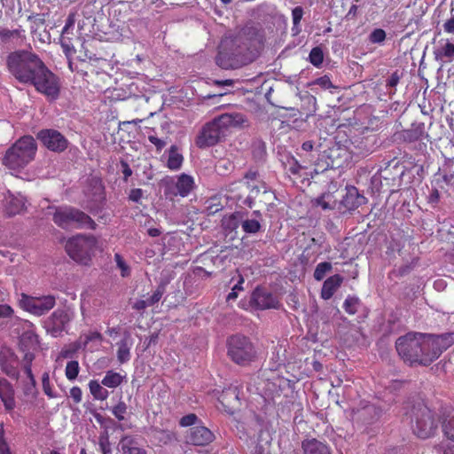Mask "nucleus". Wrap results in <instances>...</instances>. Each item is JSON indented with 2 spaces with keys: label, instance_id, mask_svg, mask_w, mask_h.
Listing matches in <instances>:
<instances>
[{
  "label": "nucleus",
  "instance_id": "nucleus-50",
  "mask_svg": "<svg viewBox=\"0 0 454 454\" xmlns=\"http://www.w3.org/2000/svg\"><path fill=\"white\" fill-rule=\"evenodd\" d=\"M414 266H415V262H411L403 264L397 269H394L390 274L394 277L401 278L405 275H408L414 269Z\"/></svg>",
  "mask_w": 454,
  "mask_h": 454
},
{
  "label": "nucleus",
  "instance_id": "nucleus-15",
  "mask_svg": "<svg viewBox=\"0 0 454 454\" xmlns=\"http://www.w3.org/2000/svg\"><path fill=\"white\" fill-rule=\"evenodd\" d=\"M186 442L195 446H207L215 440L213 432L202 423L191 427L185 435Z\"/></svg>",
  "mask_w": 454,
  "mask_h": 454
},
{
  "label": "nucleus",
  "instance_id": "nucleus-20",
  "mask_svg": "<svg viewBox=\"0 0 454 454\" xmlns=\"http://www.w3.org/2000/svg\"><path fill=\"white\" fill-rule=\"evenodd\" d=\"M119 448L121 454H147L138 439L132 435L122 436L119 442Z\"/></svg>",
  "mask_w": 454,
  "mask_h": 454
},
{
  "label": "nucleus",
  "instance_id": "nucleus-10",
  "mask_svg": "<svg viewBox=\"0 0 454 454\" xmlns=\"http://www.w3.org/2000/svg\"><path fill=\"white\" fill-rule=\"evenodd\" d=\"M241 188H247L249 192L247 199L252 200L259 197L260 195H266L268 199L273 197L276 199L275 193L269 190L266 184L259 179V174L256 170L250 169L245 176L243 180L234 182L229 185L227 192H233Z\"/></svg>",
  "mask_w": 454,
  "mask_h": 454
},
{
  "label": "nucleus",
  "instance_id": "nucleus-7",
  "mask_svg": "<svg viewBox=\"0 0 454 454\" xmlns=\"http://www.w3.org/2000/svg\"><path fill=\"white\" fill-rule=\"evenodd\" d=\"M227 356L239 365H247L257 357V350L249 337L236 333L226 340Z\"/></svg>",
  "mask_w": 454,
  "mask_h": 454
},
{
  "label": "nucleus",
  "instance_id": "nucleus-40",
  "mask_svg": "<svg viewBox=\"0 0 454 454\" xmlns=\"http://www.w3.org/2000/svg\"><path fill=\"white\" fill-rule=\"evenodd\" d=\"M332 263L328 262H323L317 265L315 271H314V278L316 280H322L326 273L330 272L332 270Z\"/></svg>",
  "mask_w": 454,
  "mask_h": 454
},
{
  "label": "nucleus",
  "instance_id": "nucleus-55",
  "mask_svg": "<svg viewBox=\"0 0 454 454\" xmlns=\"http://www.w3.org/2000/svg\"><path fill=\"white\" fill-rule=\"evenodd\" d=\"M42 385H43V390L44 394L50 397L54 398L56 397V395L53 393L51 385H50V375L49 372H44L42 376Z\"/></svg>",
  "mask_w": 454,
  "mask_h": 454
},
{
  "label": "nucleus",
  "instance_id": "nucleus-18",
  "mask_svg": "<svg viewBox=\"0 0 454 454\" xmlns=\"http://www.w3.org/2000/svg\"><path fill=\"white\" fill-rule=\"evenodd\" d=\"M401 138L404 142L408 143L420 141L424 138H427V140L432 139V137H430V136L425 131L424 122H413L409 129H403L401 132Z\"/></svg>",
  "mask_w": 454,
  "mask_h": 454
},
{
  "label": "nucleus",
  "instance_id": "nucleus-46",
  "mask_svg": "<svg viewBox=\"0 0 454 454\" xmlns=\"http://www.w3.org/2000/svg\"><path fill=\"white\" fill-rule=\"evenodd\" d=\"M242 228L246 233L254 234L260 231L261 224L255 219H247L242 223Z\"/></svg>",
  "mask_w": 454,
  "mask_h": 454
},
{
  "label": "nucleus",
  "instance_id": "nucleus-54",
  "mask_svg": "<svg viewBox=\"0 0 454 454\" xmlns=\"http://www.w3.org/2000/svg\"><path fill=\"white\" fill-rule=\"evenodd\" d=\"M127 404L124 402L120 401L114 407H113L112 412L118 420H123L124 414L127 412Z\"/></svg>",
  "mask_w": 454,
  "mask_h": 454
},
{
  "label": "nucleus",
  "instance_id": "nucleus-5",
  "mask_svg": "<svg viewBox=\"0 0 454 454\" xmlns=\"http://www.w3.org/2000/svg\"><path fill=\"white\" fill-rule=\"evenodd\" d=\"M403 173V166L397 163L394 166L388 164L380 171L379 176L372 178V196L376 199H389L394 193L398 192Z\"/></svg>",
  "mask_w": 454,
  "mask_h": 454
},
{
  "label": "nucleus",
  "instance_id": "nucleus-1",
  "mask_svg": "<svg viewBox=\"0 0 454 454\" xmlns=\"http://www.w3.org/2000/svg\"><path fill=\"white\" fill-rule=\"evenodd\" d=\"M9 73L20 83L34 87L48 101H55L60 95L59 77L54 74L35 52L20 50L6 58Z\"/></svg>",
  "mask_w": 454,
  "mask_h": 454
},
{
  "label": "nucleus",
  "instance_id": "nucleus-17",
  "mask_svg": "<svg viewBox=\"0 0 454 454\" xmlns=\"http://www.w3.org/2000/svg\"><path fill=\"white\" fill-rule=\"evenodd\" d=\"M452 177L447 176H435L431 182V194L429 199H446L452 196L454 187Z\"/></svg>",
  "mask_w": 454,
  "mask_h": 454
},
{
  "label": "nucleus",
  "instance_id": "nucleus-16",
  "mask_svg": "<svg viewBox=\"0 0 454 454\" xmlns=\"http://www.w3.org/2000/svg\"><path fill=\"white\" fill-rule=\"evenodd\" d=\"M427 336L434 361H435L444 350L454 344V332L439 335L427 334Z\"/></svg>",
  "mask_w": 454,
  "mask_h": 454
},
{
  "label": "nucleus",
  "instance_id": "nucleus-30",
  "mask_svg": "<svg viewBox=\"0 0 454 454\" xmlns=\"http://www.w3.org/2000/svg\"><path fill=\"white\" fill-rule=\"evenodd\" d=\"M38 336L32 331H27L22 333L20 339V347L22 351L35 350L38 348Z\"/></svg>",
  "mask_w": 454,
  "mask_h": 454
},
{
  "label": "nucleus",
  "instance_id": "nucleus-64",
  "mask_svg": "<svg viewBox=\"0 0 454 454\" xmlns=\"http://www.w3.org/2000/svg\"><path fill=\"white\" fill-rule=\"evenodd\" d=\"M443 28L446 33L454 34V16L444 22Z\"/></svg>",
  "mask_w": 454,
  "mask_h": 454
},
{
  "label": "nucleus",
  "instance_id": "nucleus-37",
  "mask_svg": "<svg viewBox=\"0 0 454 454\" xmlns=\"http://www.w3.org/2000/svg\"><path fill=\"white\" fill-rule=\"evenodd\" d=\"M89 387L91 395L95 399L106 400L108 396V391L105 389L97 380H90Z\"/></svg>",
  "mask_w": 454,
  "mask_h": 454
},
{
  "label": "nucleus",
  "instance_id": "nucleus-12",
  "mask_svg": "<svg viewBox=\"0 0 454 454\" xmlns=\"http://www.w3.org/2000/svg\"><path fill=\"white\" fill-rule=\"evenodd\" d=\"M36 138L44 147L53 153H63L69 145L67 138L61 132L54 129H41L36 134Z\"/></svg>",
  "mask_w": 454,
  "mask_h": 454
},
{
  "label": "nucleus",
  "instance_id": "nucleus-42",
  "mask_svg": "<svg viewBox=\"0 0 454 454\" xmlns=\"http://www.w3.org/2000/svg\"><path fill=\"white\" fill-rule=\"evenodd\" d=\"M98 446L101 454H113L109 435L107 431L102 433L98 437Z\"/></svg>",
  "mask_w": 454,
  "mask_h": 454
},
{
  "label": "nucleus",
  "instance_id": "nucleus-6",
  "mask_svg": "<svg viewBox=\"0 0 454 454\" xmlns=\"http://www.w3.org/2000/svg\"><path fill=\"white\" fill-rule=\"evenodd\" d=\"M411 430L420 439L434 436L438 430L439 413L430 410L422 402L414 403L410 410Z\"/></svg>",
  "mask_w": 454,
  "mask_h": 454
},
{
  "label": "nucleus",
  "instance_id": "nucleus-29",
  "mask_svg": "<svg viewBox=\"0 0 454 454\" xmlns=\"http://www.w3.org/2000/svg\"><path fill=\"white\" fill-rule=\"evenodd\" d=\"M194 187V180L193 178L186 174H182L176 183V188L177 190V194H179L181 197H186L189 195L190 192Z\"/></svg>",
  "mask_w": 454,
  "mask_h": 454
},
{
  "label": "nucleus",
  "instance_id": "nucleus-44",
  "mask_svg": "<svg viewBox=\"0 0 454 454\" xmlns=\"http://www.w3.org/2000/svg\"><path fill=\"white\" fill-rule=\"evenodd\" d=\"M79 370H80V368H79V364L77 361H75V360L69 361L67 364L66 370H65L66 377L69 380H75L78 376Z\"/></svg>",
  "mask_w": 454,
  "mask_h": 454
},
{
  "label": "nucleus",
  "instance_id": "nucleus-31",
  "mask_svg": "<svg viewBox=\"0 0 454 454\" xmlns=\"http://www.w3.org/2000/svg\"><path fill=\"white\" fill-rule=\"evenodd\" d=\"M184 157L178 152L176 145H171L168 150L167 167L171 170H178L183 164Z\"/></svg>",
  "mask_w": 454,
  "mask_h": 454
},
{
  "label": "nucleus",
  "instance_id": "nucleus-63",
  "mask_svg": "<svg viewBox=\"0 0 454 454\" xmlns=\"http://www.w3.org/2000/svg\"><path fill=\"white\" fill-rule=\"evenodd\" d=\"M70 396L73 398L75 403H79L82 401V390L79 387H73L70 389Z\"/></svg>",
  "mask_w": 454,
  "mask_h": 454
},
{
  "label": "nucleus",
  "instance_id": "nucleus-47",
  "mask_svg": "<svg viewBox=\"0 0 454 454\" xmlns=\"http://www.w3.org/2000/svg\"><path fill=\"white\" fill-rule=\"evenodd\" d=\"M21 29H8L6 27H0V39L2 42H8L12 38L21 37Z\"/></svg>",
  "mask_w": 454,
  "mask_h": 454
},
{
  "label": "nucleus",
  "instance_id": "nucleus-39",
  "mask_svg": "<svg viewBox=\"0 0 454 454\" xmlns=\"http://www.w3.org/2000/svg\"><path fill=\"white\" fill-rule=\"evenodd\" d=\"M360 306L361 301L356 296H348L343 304L345 311L350 315L356 314Z\"/></svg>",
  "mask_w": 454,
  "mask_h": 454
},
{
  "label": "nucleus",
  "instance_id": "nucleus-33",
  "mask_svg": "<svg viewBox=\"0 0 454 454\" xmlns=\"http://www.w3.org/2000/svg\"><path fill=\"white\" fill-rule=\"evenodd\" d=\"M434 54L437 60H442L443 59H447L449 61L452 60L454 58V43L446 40L444 45L437 48Z\"/></svg>",
  "mask_w": 454,
  "mask_h": 454
},
{
  "label": "nucleus",
  "instance_id": "nucleus-45",
  "mask_svg": "<svg viewBox=\"0 0 454 454\" xmlns=\"http://www.w3.org/2000/svg\"><path fill=\"white\" fill-rule=\"evenodd\" d=\"M0 398L2 399L4 408L7 411H12L16 406V402L14 399L13 391L11 390L9 392H0Z\"/></svg>",
  "mask_w": 454,
  "mask_h": 454
},
{
  "label": "nucleus",
  "instance_id": "nucleus-14",
  "mask_svg": "<svg viewBox=\"0 0 454 454\" xmlns=\"http://www.w3.org/2000/svg\"><path fill=\"white\" fill-rule=\"evenodd\" d=\"M250 303L258 309H278L281 307L279 299L265 287H256L251 295Z\"/></svg>",
  "mask_w": 454,
  "mask_h": 454
},
{
  "label": "nucleus",
  "instance_id": "nucleus-32",
  "mask_svg": "<svg viewBox=\"0 0 454 454\" xmlns=\"http://www.w3.org/2000/svg\"><path fill=\"white\" fill-rule=\"evenodd\" d=\"M381 412L382 411L380 408L373 404H369L359 411V416L364 422L369 424L373 422V420L378 419L381 416Z\"/></svg>",
  "mask_w": 454,
  "mask_h": 454
},
{
  "label": "nucleus",
  "instance_id": "nucleus-60",
  "mask_svg": "<svg viewBox=\"0 0 454 454\" xmlns=\"http://www.w3.org/2000/svg\"><path fill=\"white\" fill-rule=\"evenodd\" d=\"M14 310L7 304H0V318H10L12 317Z\"/></svg>",
  "mask_w": 454,
  "mask_h": 454
},
{
  "label": "nucleus",
  "instance_id": "nucleus-62",
  "mask_svg": "<svg viewBox=\"0 0 454 454\" xmlns=\"http://www.w3.org/2000/svg\"><path fill=\"white\" fill-rule=\"evenodd\" d=\"M148 140H149L153 145H155V147H156L157 151H159V152H160V151H161V150L165 147V145H166V143H165L163 140H161V139H160V138H158L157 137L153 136V135H150V136L148 137Z\"/></svg>",
  "mask_w": 454,
  "mask_h": 454
},
{
  "label": "nucleus",
  "instance_id": "nucleus-59",
  "mask_svg": "<svg viewBox=\"0 0 454 454\" xmlns=\"http://www.w3.org/2000/svg\"><path fill=\"white\" fill-rule=\"evenodd\" d=\"M314 83L320 86L323 89H331L333 87L330 78L327 75H324L317 78Z\"/></svg>",
  "mask_w": 454,
  "mask_h": 454
},
{
  "label": "nucleus",
  "instance_id": "nucleus-24",
  "mask_svg": "<svg viewBox=\"0 0 454 454\" xmlns=\"http://www.w3.org/2000/svg\"><path fill=\"white\" fill-rule=\"evenodd\" d=\"M216 119L223 129L232 127H240L247 122V118L240 113L223 114Z\"/></svg>",
  "mask_w": 454,
  "mask_h": 454
},
{
  "label": "nucleus",
  "instance_id": "nucleus-49",
  "mask_svg": "<svg viewBox=\"0 0 454 454\" xmlns=\"http://www.w3.org/2000/svg\"><path fill=\"white\" fill-rule=\"evenodd\" d=\"M165 290H166V283H160L158 286L155 292L146 300L149 307L154 305L160 300L163 294L165 293Z\"/></svg>",
  "mask_w": 454,
  "mask_h": 454
},
{
  "label": "nucleus",
  "instance_id": "nucleus-61",
  "mask_svg": "<svg viewBox=\"0 0 454 454\" xmlns=\"http://www.w3.org/2000/svg\"><path fill=\"white\" fill-rule=\"evenodd\" d=\"M303 15V10L301 6H297L292 11L293 23L294 26L300 24Z\"/></svg>",
  "mask_w": 454,
  "mask_h": 454
},
{
  "label": "nucleus",
  "instance_id": "nucleus-38",
  "mask_svg": "<svg viewBox=\"0 0 454 454\" xmlns=\"http://www.w3.org/2000/svg\"><path fill=\"white\" fill-rule=\"evenodd\" d=\"M153 438L158 441L160 444H168L174 440V434L168 430L154 429Z\"/></svg>",
  "mask_w": 454,
  "mask_h": 454
},
{
  "label": "nucleus",
  "instance_id": "nucleus-56",
  "mask_svg": "<svg viewBox=\"0 0 454 454\" xmlns=\"http://www.w3.org/2000/svg\"><path fill=\"white\" fill-rule=\"evenodd\" d=\"M244 283V278L242 276H239V279L237 284L231 289V292L226 297L227 301L235 300L238 297V292L243 290L242 284Z\"/></svg>",
  "mask_w": 454,
  "mask_h": 454
},
{
  "label": "nucleus",
  "instance_id": "nucleus-22",
  "mask_svg": "<svg viewBox=\"0 0 454 454\" xmlns=\"http://www.w3.org/2000/svg\"><path fill=\"white\" fill-rule=\"evenodd\" d=\"M239 389L238 386H230L222 391L219 396L221 403L228 408L234 409L240 404Z\"/></svg>",
  "mask_w": 454,
  "mask_h": 454
},
{
  "label": "nucleus",
  "instance_id": "nucleus-35",
  "mask_svg": "<svg viewBox=\"0 0 454 454\" xmlns=\"http://www.w3.org/2000/svg\"><path fill=\"white\" fill-rule=\"evenodd\" d=\"M359 206V200H333V207L339 214L350 212Z\"/></svg>",
  "mask_w": 454,
  "mask_h": 454
},
{
  "label": "nucleus",
  "instance_id": "nucleus-34",
  "mask_svg": "<svg viewBox=\"0 0 454 454\" xmlns=\"http://www.w3.org/2000/svg\"><path fill=\"white\" fill-rule=\"evenodd\" d=\"M25 210L26 207L22 200H5V204L4 205V214L9 217L21 214Z\"/></svg>",
  "mask_w": 454,
  "mask_h": 454
},
{
  "label": "nucleus",
  "instance_id": "nucleus-9",
  "mask_svg": "<svg viewBox=\"0 0 454 454\" xmlns=\"http://www.w3.org/2000/svg\"><path fill=\"white\" fill-rule=\"evenodd\" d=\"M53 222L60 228L70 229H95L96 223L84 212L74 207L57 208L53 215Z\"/></svg>",
  "mask_w": 454,
  "mask_h": 454
},
{
  "label": "nucleus",
  "instance_id": "nucleus-57",
  "mask_svg": "<svg viewBox=\"0 0 454 454\" xmlns=\"http://www.w3.org/2000/svg\"><path fill=\"white\" fill-rule=\"evenodd\" d=\"M303 170V168L296 161L293 160L289 163V167L286 169V172L294 177L301 176L300 172Z\"/></svg>",
  "mask_w": 454,
  "mask_h": 454
},
{
  "label": "nucleus",
  "instance_id": "nucleus-8",
  "mask_svg": "<svg viewBox=\"0 0 454 454\" xmlns=\"http://www.w3.org/2000/svg\"><path fill=\"white\" fill-rule=\"evenodd\" d=\"M96 246L97 239L94 236L78 234L67 241L65 249L74 261L82 265H89Z\"/></svg>",
  "mask_w": 454,
  "mask_h": 454
},
{
  "label": "nucleus",
  "instance_id": "nucleus-4",
  "mask_svg": "<svg viewBox=\"0 0 454 454\" xmlns=\"http://www.w3.org/2000/svg\"><path fill=\"white\" fill-rule=\"evenodd\" d=\"M37 152V144L32 136L20 137L5 152L2 164L10 170L20 171L31 163Z\"/></svg>",
  "mask_w": 454,
  "mask_h": 454
},
{
  "label": "nucleus",
  "instance_id": "nucleus-2",
  "mask_svg": "<svg viewBox=\"0 0 454 454\" xmlns=\"http://www.w3.org/2000/svg\"><path fill=\"white\" fill-rule=\"evenodd\" d=\"M256 57L254 41L247 36L238 35L221 42L215 62L223 69H237L252 63Z\"/></svg>",
  "mask_w": 454,
  "mask_h": 454
},
{
  "label": "nucleus",
  "instance_id": "nucleus-43",
  "mask_svg": "<svg viewBox=\"0 0 454 454\" xmlns=\"http://www.w3.org/2000/svg\"><path fill=\"white\" fill-rule=\"evenodd\" d=\"M239 222L237 215L232 214L222 220V226L224 230L232 231L239 227Z\"/></svg>",
  "mask_w": 454,
  "mask_h": 454
},
{
  "label": "nucleus",
  "instance_id": "nucleus-51",
  "mask_svg": "<svg viewBox=\"0 0 454 454\" xmlns=\"http://www.w3.org/2000/svg\"><path fill=\"white\" fill-rule=\"evenodd\" d=\"M387 34L382 28H375L369 35V41L372 43H381L386 40Z\"/></svg>",
  "mask_w": 454,
  "mask_h": 454
},
{
  "label": "nucleus",
  "instance_id": "nucleus-3",
  "mask_svg": "<svg viewBox=\"0 0 454 454\" xmlns=\"http://www.w3.org/2000/svg\"><path fill=\"white\" fill-rule=\"evenodd\" d=\"M395 348L400 357L411 366H428L433 362L427 334L410 333L399 337Z\"/></svg>",
  "mask_w": 454,
  "mask_h": 454
},
{
  "label": "nucleus",
  "instance_id": "nucleus-26",
  "mask_svg": "<svg viewBox=\"0 0 454 454\" xmlns=\"http://www.w3.org/2000/svg\"><path fill=\"white\" fill-rule=\"evenodd\" d=\"M18 359L12 354L0 357L1 370L12 379H18Z\"/></svg>",
  "mask_w": 454,
  "mask_h": 454
},
{
  "label": "nucleus",
  "instance_id": "nucleus-28",
  "mask_svg": "<svg viewBox=\"0 0 454 454\" xmlns=\"http://www.w3.org/2000/svg\"><path fill=\"white\" fill-rule=\"evenodd\" d=\"M117 359L121 364L127 363L130 359V348L132 346L131 336L129 333H124V337L117 342Z\"/></svg>",
  "mask_w": 454,
  "mask_h": 454
},
{
  "label": "nucleus",
  "instance_id": "nucleus-41",
  "mask_svg": "<svg viewBox=\"0 0 454 454\" xmlns=\"http://www.w3.org/2000/svg\"><path fill=\"white\" fill-rule=\"evenodd\" d=\"M309 62L316 67H319L324 61V53L320 47H314L309 55Z\"/></svg>",
  "mask_w": 454,
  "mask_h": 454
},
{
  "label": "nucleus",
  "instance_id": "nucleus-25",
  "mask_svg": "<svg viewBox=\"0 0 454 454\" xmlns=\"http://www.w3.org/2000/svg\"><path fill=\"white\" fill-rule=\"evenodd\" d=\"M301 448L304 454H332L326 444L315 438L304 440Z\"/></svg>",
  "mask_w": 454,
  "mask_h": 454
},
{
  "label": "nucleus",
  "instance_id": "nucleus-48",
  "mask_svg": "<svg viewBox=\"0 0 454 454\" xmlns=\"http://www.w3.org/2000/svg\"><path fill=\"white\" fill-rule=\"evenodd\" d=\"M201 420L195 413H190L183 416L179 420V425L183 427H195L200 423Z\"/></svg>",
  "mask_w": 454,
  "mask_h": 454
},
{
  "label": "nucleus",
  "instance_id": "nucleus-21",
  "mask_svg": "<svg viewBox=\"0 0 454 454\" xmlns=\"http://www.w3.org/2000/svg\"><path fill=\"white\" fill-rule=\"evenodd\" d=\"M68 321V314L63 309H57L47 319L48 331L54 333H60L65 329V325Z\"/></svg>",
  "mask_w": 454,
  "mask_h": 454
},
{
  "label": "nucleus",
  "instance_id": "nucleus-58",
  "mask_svg": "<svg viewBox=\"0 0 454 454\" xmlns=\"http://www.w3.org/2000/svg\"><path fill=\"white\" fill-rule=\"evenodd\" d=\"M4 431L3 424H0V454H11L9 446L4 437Z\"/></svg>",
  "mask_w": 454,
  "mask_h": 454
},
{
  "label": "nucleus",
  "instance_id": "nucleus-11",
  "mask_svg": "<svg viewBox=\"0 0 454 454\" xmlns=\"http://www.w3.org/2000/svg\"><path fill=\"white\" fill-rule=\"evenodd\" d=\"M55 303L56 298L53 295L34 297L22 294L20 300L21 308L35 316L46 314L55 306Z\"/></svg>",
  "mask_w": 454,
  "mask_h": 454
},
{
  "label": "nucleus",
  "instance_id": "nucleus-27",
  "mask_svg": "<svg viewBox=\"0 0 454 454\" xmlns=\"http://www.w3.org/2000/svg\"><path fill=\"white\" fill-rule=\"evenodd\" d=\"M342 281L343 278L339 274H335L325 279L321 289V297L324 300L332 298Z\"/></svg>",
  "mask_w": 454,
  "mask_h": 454
},
{
  "label": "nucleus",
  "instance_id": "nucleus-36",
  "mask_svg": "<svg viewBox=\"0 0 454 454\" xmlns=\"http://www.w3.org/2000/svg\"><path fill=\"white\" fill-rule=\"evenodd\" d=\"M124 376L114 371H108L102 380V384L107 387H116L122 383Z\"/></svg>",
  "mask_w": 454,
  "mask_h": 454
},
{
  "label": "nucleus",
  "instance_id": "nucleus-13",
  "mask_svg": "<svg viewBox=\"0 0 454 454\" xmlns=\"http://www.w3.org/2000/svg\"><path fill=\"white\" fill-rule=\"evenodd\" d=\"M223 130L217 119L215 118L212 121L204 125L196 138V145L200 148L215 145L223 135Z\"/></svg>",
  "mask_w": 454,
  "mask_h": 454
},
{
  "label": "nucleus",
  "instance_id": "nucleus-52",
  "mask_svg": "<svg viewBox=\"0 0 454 454\" xmlns=\"http://www.w3.org/2000/svg\"><path fill=\"white\" fill-rule=\"evenodd\" d=\"M114 261L117 264V267L121 270V276L128 277L130 274V269L124 261L123 257L120 254H115Z\"/></svg>",
  "mask_w": 454,
  "mask_h": 454
},
{
  "label": "nucleus",
  "instance_id": "nucleus-19",
  "mask_svg": "<svg viewBox=\"0 0 454 454\" xmlns=\"http://www.w3.org/2000/svg\"><path fill=\"white\" fill-rule=\"evenodd\" d=\"M439 419L442 424L443 434L454 442V409L442 407L439 411Z\"/></svg>",
  "mask_w": 454,
  "mask_h": 454
},
{
  "label": "nucleus",
  "instance_id": "nucleus-23",
  "mask_svg": "<svg viewBox=\"0 0 454 454\" xmlns=\"http://www.w3.org/2000/svg\"><path fill=\"white\" fill-rule=\"evenodd\" d=\"M84 192L87 196L99 197L105 199V185L103 180L99 176L90 175L86 180Z\"/></svg>",
  "mask_w": 454,
  "mask_h": 454
},
{
  "label": "nucleus",
  "instance_id": "nucleus-53",
  "mask_svg": "<svg viewBox=\"0 0 454 454\" xmlns=\"http://www.w3.org/2000/svg\"><path fill=\"white\" fill-rule=\"evenodd\" d=\"M343 191H345V194L342 195V199H365L364 195L359 193L356 186L346 185Z\"/></svg>",
  "mask_w": 454,
  "mask_h": 454
}]
</instances>
